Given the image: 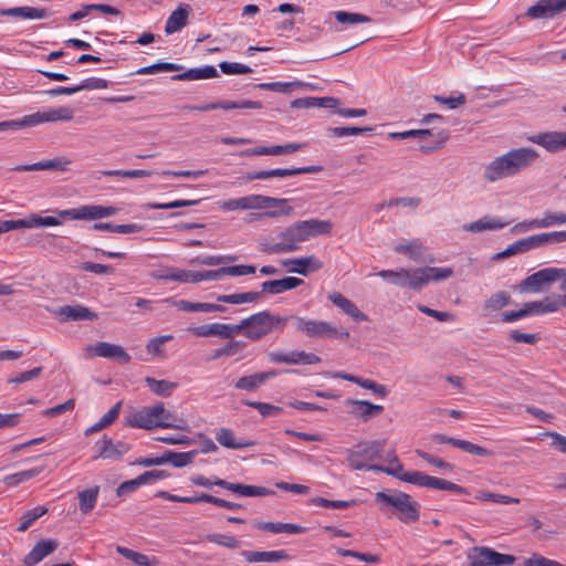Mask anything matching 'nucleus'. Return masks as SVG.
Returning a JSON list of instances; mask_svg holds the SVG:
<instances>
[{
    "instance_id": "1",
    "label": "nucleus",
    "mask_w": 566,
    "mask_h": 566,
    "mask_svg": "<svg viewBox=\"0 0 566 566\" xmlns=\"http://www.w3.org/2000/svg\"><path fill=\"white\" fill-rule=\"evenodd\" d=\"M333 223L328 220L308 219L294 222L277 234L279 241L266 244L263 251L272 254L297 251L301 243L318 235H328Z\"/></svg>"
},
{
    "instance_id": "2",
    "label": "nucleus",
    "mask_w": 566,
    "mask_h": 566,
    "mask_svg": "<svg viewBox=\"0 0 566 566\" xmlns=\"http://www.w3.org/2000/svg\"><path fill=\"white\" fill-rule=\"evenodd\" d=\"M539 157L534 148L521 147L494 158L485 166L483 177L489 182H494L515 176L530 168Z\"/></svg>"
},
{
    "instance_id": "3",
    "label": "nucleus",
    "mask_w": 566,
    "mask_h": 566,
    "mask_svg": "<svg viewBox=\"0 0 566 566\" xmlns=\"http://www.w3.org/2000/svg\"><path fill=\"white\" fill-rule=\"evenodd\" d=\"M126 424L130 428L145 430H154L156 428L186 430L187 428L186 421L165 409L163 402L133 411L126 418Z\"/></svg>"
},
{
    "instance_id": "4",
    "label": "nucleus",
    "mask_w": 566,
    "mask_h": 566,
    "mask_svg": "<svg viewBox=\"0 0 566 566\" xmlns=\"http://www.w3.org/2000/svg\"><path fill=\"white\" fill-rule=\"evenodd\" d=\"M375 500L380 504V510L392 509L398 520L405 524H411L420 517V504L409 494L401 491H380L375 494Z\"/></svg>"
},
{
    "instance_id": "5",
    "label": "nucleus",
    "mask_w": 566,
    "mask_h": 566,
    "mask_svg": "<svg viewBox=\"0 0 566 566\" xmlns=\"http://www.w3.org/2000/svg\"><path fill=\"white\" fill-rule=\"evenodd\" d=\"M392 459L395 461V467H392L391 470H386V474L392 475L400 481L422 488L449 491L457 494L469 493L465 488L451 481L431 476L420 471H403V467L398 457H394Z\"/></svg>"
},
{
    "instance_id": "6",
    "label": "nucleus",
    "mask_w": 566,
    "mask_h": 566,
    "mask_svg": "<svg viewBox=\"0 0 566 566\" xmlns=\"http://www.w3.org/2000/svg\"><path fill=\"white\" fill-rule=\"evenodd\" d=\"M387 440L378 439L360 442L354 450H347V461L352 469L359 471L384 472L392 467L380 464H367L365 461H374L382 457Z\"/></svg>"
},
{
    "instance_id": "7",
    "label": "nucleus",
    "mask_w": 566,
    "mask_h": 566,
    "mask_svg": "<svg viewBox=\"0 0 566 566\" xmlns=\"http://www.w3.org/2000/svg\"><path fill=\"white\" fill-rule=\"evenodd\" d=\"M565 241L566 230L533 234L527 238L520 239L513 242L512 244L507 245V248L502 252L497 253L494 256V259H505L518 253H525L533 249H537L549 244H557Z\"/></svg>"
},
{
    "instance_id": "8",
    "label": "nucleus",
    "mask_w": 566,
    "mask_h": 566,
    "mask_svg": "<svg viewBox=\"0 0 566 566\" xmlns=\"http://www.w3.org/2000/svg\"><path fill=\"white\" fill-rule=\"evenodd\" d=\"M296 328L307 337H326L347 340L350 336L349 332L345 328H337L325 321L307 319L305 317L295 318Z\"/></svg>"
},
{
    "instance_id": "9",
    "label": "nucleus",
    "mask_w": 566,
    "mask_h": 566,
    "mask_svg": "<svg viewBox=\"0 0 566 566\" xmlns=\"http://www.w3.org/2000/svg\"><path fill=\"white\" fill-rule=\"evenodd\" d=\"M427 136L431 137L432 139L430 142L422 143L419 147V149L424 154H429L442 148L449 138V134L447 130H440L433 134L430 129H411L389 134V138L391 139H407L410 137L424 138Z\"/></svg>"
},
{
    "instance_id": "10",
    "label": "nucleus",
    "mask_w": 566,
    "mask_h": 566,
    "mask_svg": "<svg viewBox=\"0 0 566 566\" xmlns=\"http://www.w3.org/2000/svg\"><path fill=\"white\" fill-rule=\"evenodd\" d=\"M118 211L115 207H104L97 205H84L78 208L61 210L59 216L63 219L71 220H98L116 214Z\"/></svg>"
},
{
    "instance_id": "11",
    "label": "nucleus",
    "mask_w": 566,
    "mask_h": 566,
    "mask_svg": "<svg viewBox=\"0 0 566 566\" xmlns=\"http://www.w3.org/2000/svg\"><path fill=\"white\" fill-rule=\"evenodd\" d=\"M155 496L161 497L167 501L186 503V504H197L200 502L211 503L213 505H217L219 507H223V509H227L230 511H235V510H240L243 507L239 503L230 502V501H227V500H223V499H220V497L207 494V493H201L199 495H193V496H180V495L171 494L167 491H158L155 494Z\"/></svg>"
},
{
    "instance_id": "12",
    "label": "nucleus",
    "mask_w": 566,
    "mask_h": 566,
    "mask_svg": "<svg viewBox=\"0 0 566 566\" xmlns=\"http://www.w3.org/2000/svg\"><path fill=\"white\" fill-rule=\"evenodd\" d=\"M271 312L262 311L243 318V334L250 340L256 342L272 333L270 323Z\"/></svg>"
},
{
    "instance_id": "13",
    "label": "nucleus",
    "mask_w": 566,
    "mask_h": 566,
    "mask_svg": "<svg viewBox=\"0 0 566 566\" xmlns=\"http://www.w3.org/2000/svg\"><path fill=\"white\" fill-rule=\"evenodd\" d=\"M468 557L471 566H504L515 562L513 555L502 554L489 547H474Z\"/></svg>"
},
{
    "instance_id": "14",
    "label": "nucleus",
    "mask_w": 566,
    "mask_h": 566,
    "mask_svg": "<svg viewBox=\"0 0 566 566\" xmlns=\"http://www.w3.org/2000/svg\"><path fill=\"white\" fill-rule=\"evenodd\" d=\"M566 11V0H538L531 6L524 17L531 20H548Z\"/></svg>"
},
{
    "instance_id": "15",
    "label": "nucleus",
    "mask_w": 566,
    "mask_h": 566,
    "mask_svg": "<svg viewBox=\"0 0 566 566\" xmlns=\"http://www.w3.org/2000/svg\"><path fill=\"white\" fill-rule=\"evenodd\" d=\"M563 268H545L528 275L522 283L523 291L539 292L542 286L559 280Z\"/></svg>"
},
{
    "instance_id": "16",
    "label": "nucleus",
    "mask_w": 566,
    "mask_h": 566,
    "mask_svg": "<svg viewBox=\"0 0 566 566\" xmlns=\"http://www.w3.org/2000/svg\"><path fill=\"white\" fill-rule=\"evenodd\" d=\"M526 139L543 147L548 153H559L566 149V132L552 130L530 135Z\"/></svg>"
},
{
    "instance_id": "17",
    "label": "nucleus",
    "mask_w": 566,
    "mask_h": 566,
    "mask_svg": "<svg viewBox=\"0 0 566 566\" xmlns=\"http://www.w3.org/2000/svg\"><path fill=\"white\" fill-rule=\"evenodd\" d=\"M322 170L321 166H305L298 168H275L270 170H259V171H249L245 176L248 181L256 180V179H269L274 177H291L296 175L304 174H315Z\"/></svg>"
},
{
    "instance_id": "18",
    "label": "nucleus",
    "mask_w": 566,
    "mask_h": 566,
    "mask_svg": "<svg viewBox=\"0 0 566 566\" xmlns=\"http://www.w3.org/2000/svg\"><path fill=\"white\" fill-rule=\"evenodd\" d=\"M130 447L128 443L123 441L114 442L113 439L104 434L95 446L96 452L95 458L104 460H119L125 453L129 451Z\"/></svg>"
},
{
    "instance_id": "19",
    "label": "nucleus",
    "mask_w": 566,
    "mask_h": 566,
    "mask_svg": "<svg viewBox=\"0 0 566 566\" xmlns=\"http://www.w3.org/2000/svg\"><path fill=\"white\" fill-rule=\"evenodd\" d=\"M268 356L269 359L275 364L313 365L321 361V358L317 355L300 350H292L290 353L271 352Z\"/></svg>"
},
{
    "instance_id": "20",
    "label": "nucleus",
    "mask_w": 566,
    "mask_h": 566,
    "mask_svg": "<svg viewBox=\"0 0 566 566\" xmlns=\"http://www.w3.org/2000/svg\"><path fill=\"white\" fill-rule=\"evenodd\" d=\"M262 103L258 101H221L214 103H207L203 105H186L182 108L187 111H198V112H209L213 109H241V108H250V109H260L262 108Z\"/></svg>"
},
{
    "instance_id": "21",
    "label": "nucleus",
    "mask_w": 566,
    "mask_h": 566,
    "mask_svg": "<svg viewBox=\"0 0 566 566\" xmlns=\"http://www.w3.org/2000/svg\"><path fill=\"white\" fill-rule=\"evenodd\" d=\"M381 279L388 281L391 284H395L400 287H408L411 290L418 291L417 285V269L413 270H407V269H399V270H382L377 273Z\"/></svg>"
},
{
    "instance_id": "22",
    "label": "nucleus",
    "mask_w": 566,
    "mask_h": 566,
    "mask_svg": "<svg viewBox=\"0 0 566 566\" xmlns=\"http://www.w3.org/2000/svg\"><path fill=\"white\" fill-rule=\"evenodd\" d=\"M283 265L287 268L289 272L306 276L310 273L319 271L324 266V263L315 255H307L285 260L283 261Z\"/></svg>"
},
{
    "instance_id": "23",
    "label": "nucleus",
    "mask_w": 566,
    "mask_h": 566,
    "mask_svg": "<svg viewBox=\"0 0 566 566\" xmlns=\"http://www.w3.org/2000/svg\"><path fill=\"white\" fill-rule=\"evenodd\" d=\"M431 439L436 443L451 444L452 447H455V448L461 449L468 453L475 454L479 457L493 455V452L489 449H485L481 446L474 444L467 440L449 437L447 434L437 433V434H433Z\"/></svg>"
},
{
    "instance_id": "24",
    "label": "nucleus",
    "mask_w": 566,
    "mask_h": 566,
    "mask_svg": "<svg viewBox=\"0 0 566 566\" xmlns=\"http://www.w3.org/2000/svg\"><path fill=\"white\" fill-rule=\"evenodd\" d=\"M217 486L240 494L242 496H268L274 494V492L264 486L245 485L240 483H232L223 479L216 478L213 480Z\"/></svg>"
},
{
    "instance_id": "25",
    "label": "nucleus",
    "mask_w": 566,
    "mask_h": 566,
    "mask_svg": "<svg viewBox=\"0 0 566 566\" xmlns=\"http://www.w3.org/2000/svg\"><path fill=\"white\" fill-rule=\"evenodd\" d=\"M56 539H41L23 558L24 566H34L42 562L46 556L55 552L59 547Z\"/></svg>"
},
{
    "instance_id": "26",
    "label": "nucleus",
    "mask_w": 566,
    "mask_h": 566,
    "mask_svg": "<svg viewBox=\"0 0 566 566\" xmlns=\"http://www.w3.org/2000/svg\"><path fill=\"white\" fill-rule=\"evenodd\" d=\"M453 275L452 268H434L424 266L417 269V285L418 291L426 286L429 282H440Z\"/></svg>"
},
{
    "instance_id": "27",
    "label": "nucleus",
    "mask_w": 566,
    "mask_h": 566,
    "mask_svg": "<svg viewBox=\"0 0 566 566\" xmlns=\"http://www.w3.org/2000/svg\"><path fill=\"white\" fill-rule=\"evenodd\" d=\"M56 315L61 322L94 321L97 318L95 312L81 304L61 306L56 311Z\"/></svg>"
},
{
    "instance_id": "28",
    "label": "nucleus",
    "mask_w": 566,
    "mask_h": 566,
    "mask_svg": "<svg viewBox=\"0 0 566 566\" xmlns=\"http://www.w3.org/2000/svg\"><path fill=\"white\" fill-rule=\"evenodd\" d=\"M511 221H504L499 217L484 216L476 221L464 223L462 229L467 232L480 233L484 231H496L509 226Z\"/></svg>"
},
{
    "instance_id": "29",
    "label": "nucleus",
    "mask_w": 566,
    "mask_h": 566,
    "mask_svg": "<svg viewBox=\"0 0 566 566\" xmlns=\"http://www.w3.org/2000/svg\"><path fill=\"white\" fill-rule=\"evenodd\" d=\"M327 298L338 308H340L346 315L352 317L356 322H366L368 316L363 313L354 302L345 297L339 292L329 293Z\"/></svg>"
},
{
    "instance_id": "30",
    "label": "nucleus",
    "mask_w": 566,
    "mask_h": 566,
    "mask_svg": "<svg viewBox=\"0 0 566 566\" xmlns=\"http://www.w3.org/2000/svg\"><path fill=\"white\" fill-rule=\"evenodd\" d=\"M346 406H352L350 413L364 421L379 416L384 411L381 405H374L367 400L347 399Z\"/></svg>"
},
{
    "instance_id": "31",
    "label": "nucleus",
    "mask_w": 566,
    "mask_h": 566,
    "mask_svg": "<svg viewBox=\"0 0 566 566\" xmlns=\"http://www.w3.org/2000/svg\"><path fill=\"white\" fill-rule=\"evenodd\" d=\"M164 302L169 303L176 306L180 311L185 312H203V313H213V312H224L226 307L220 304L205 303V302H190L187 300H175L172 297H167Z\"/></svg>"
},
{
    "instance_id": "32",
    "label": "nucleus",
    "mask_w": 566,
    "mask_h": 566,
    "mask_svg": "<svg viewBox=\"0 0 566 566\" xmlns=\"http://www.w3.org/2000/svg\"><path fill=\"white\" fill-rule=\"evenodd\" d=\"M333 378L336 379H343L350 382H354L361 388L368 389L373 391L375 395H377L380 398H385L388 395V389L385 385L378 384L371 379L358 377L352 374H347L344 371H336L332 375Z\"/></svg>"
},
{
    "instance_id": "33",
    "label": "nucleus",
    "mask_w": 566,
    "mask_h": 566,
    "mask_svg": "<svg viewBox=\"0 0 566 566\" xmlns=\"http://www.w3.org/2000/svg\"><path fill=\"white\" fill-rule=\"evenodd\" d=\"M303 148L302 144H286V145H275V146H260L251 149H247L241 151L242 156H279L285 154H292L298 151Z\"/></svg>"
},
{
    "instance_id": "34",
    "label": "nucleus",
    "mask_w": 566,
    "mask_h": 566,
    "mask_svg": "<svg viewBox=\"0 0 566 566\" xmlns=\"http://www.w3.org/2000/svg\"><path fill=\"white\" fill-rule=\"evenodd\" d=\"M93 352L98 357L112 358L120 364L130 361L129 354L119 345L99 342L93 347Z\"/></svg>"
},
{
    "instance_id": "35",
    "label": "nucleus",
    "mask_w": 566,
    "mask_h": 566,
    "mask_svg": "<svg viewBox=\"0 0 566 566\" xmlns=\"http://www.w3.org/2000/svg\"><path fill=\"white\" fill-rule=\"evenodd\" d=\"M241 555L248 563H277L290 559L289 553L284 549L269 552L242 551Z\"/></svg>"
},
{
    "instance_id": "36",
    "label": "nucleus",
    "mask_w": 566,
    "mask_h": 566,
    "mask_svg": "<svg viewBox=\"0 0 566 566\" xmlns=\"http://www.w3.org/2000/svg\"><path fill=\"white\" fill-rule=\"evenodd\" d=\"M304 281L294 276H286L281 280H271L262 283V290L260 292L269 294H281L285 291L293 290L302 285Z\"/></svg>"
},
{
    "instance_id": "37",
    "label": "nucleus",
    "mask_w": 566,
    "mask_h": 566,
    "mask_svg": "<svg viewBox=\"0 0 566 566\" xmlns=\"http://www.w3.org/2000/svg\"><path fill=\"white\" fill-rule=\"evenodd\" d=\"M276 375L277 373L275 370H270L256 373L249 376H242L235 381L234 387L239 390L253 391L258 387L263 385L268 379Z\"/></svg>"
},
{
    "instance_id": "38",
    "label": "nucleus",
    "mask_w": 566,
    "mask_h": 566,
    "mask_svg": "<svg viewBox=\"0 0 566 566\" xmlns=\"http://www.w3.org/2000/svg\"><path fill=\"white\" fill-rule=\"evenodd\" d=\"M190 7L188 4H180L168 17L165 24V32L172 34L180 31L188 22Z\"/></svg>"
},
{
    "instance_id": "39",
    "label": "nucleus",
    "mask_w": 566,
    "mask_h": 566,
    "mask_svg": "<svg viewBox=\"0 0 566 566\" xmlns=\"http://www.w3.org/2000/svg\"><path fill=\"white\" fill-rule=\"evenodd\" d=\"M275 201H280L281 203L269 205L263 209V212L253 214L255 219L270 218L275 219L280 217H289L293 214L294 208L289 205V199L286 198H275Z\"/></svg>"
},
{
    "instance_id": "40",
    "label": "nucleus",
    "mask_w": 566,
    "mask_h": 566,
    "mask_svg": "<svg viewBox=\"0 0 566 566\" xmlns=\"http://www.w3.org/2000/svg\"><path fill=\"white\" fill-rule=\"evenodd\" d=\"M70 160H62L60 158L43 160L30 165H19L13 167V171H35V170H60L64 171L67 169Z\"/></svg>"
},
{
    "instance_id": "41",
    "label": "nucleus",
    "mask_w": 566,
    "mask_h": 566,
    "mask_svg": "<svg viewBox=\"0 0 566 566\" xmlns=\"http://www.w3.org/2000/svg\"><path fill=\"white\" fill-rule=\"evenodd\" d=\"M216 440L228 449H243L253 447L254 442L245 439H237L234 432L228 428H220L216 433Z\"/></svg>"
},
{
    "instance_id": "42",
    "label": "nucleus",
    "mask_w": 566,
    "mask_h": 566,
    "mask_svg": "<svg viewBox=\"0 0 566 566\" xmlns=\"http://www.w3.org/2000/svg\"><path fill=\"white\" fill-rule=\"evenodd\" d=\"M256 527L261 531L270 532L273 534H303L306 532V527L304 526L282 522H259Z\"/></svg>"
},
{
    "instance_id": "43",
    "label": "nucleus",
    "mask_w": 566,
    "mask_h": 566,
    "mask_svg": "<svg viewBox=\"0 0 566 566\" xmlns=\"http://www.w3.org/2000/svg\"><path fill=\"white\" fill-rule=\"evenodd\" d=\"M219 76L217 69L212 65H207L203 67L190 69L184 73L171 76L174 81H196V80H207Z\"/></svg>"
},
{
    "instance_id": "44",
    "label": "nucleus",
    "mask_w": 566,
    "mask_h": 566,
    "mask_svg": "<svg viewBox=\"0 0 566 566\" xmlns=\"http://www.w3.org/2000/svg\"><path fill=\"white\" fill-rule=\"evenodd\" d=\"M395 252L406 254L416 262L426 260V247L419 240H411L405 243H399L395 247Z\"/></svg>"
},
{
    "instance_id": "45",
    "label": "nucleus",
    "mask_w": 566,
    "mask_h": 566,
    "mask_svg": "<svg viewBox=\"0 0 566 566\" xmlns=\"http://www.w3.org/2000/svg\"><path fill=\"white\" fill-rule=\"evenodd\" d=\"M0 14L33 20V19H43L45 17V10L32 8V7H15V8L1 10Z\"/></svg>"
},
{
    "instance_id": "46",
    "label": "nucleus",
    "mask_w": 566,
    "mask_h": 566,
    "mask_svg": "<svg viewBox=\"0 0 566 566\" xmlns=\"http://www.w3.org/2000/svg\"><path fill=\"white\" fill-rule=\"evenodd\" d=\"M511 302V296L507 292L500 291L492 294L483 304L484 315L497 312L507 306Z\"/></svg>"
},
{
    "instance_id": "47",
    "label": "nucleus",
    "mask_w": 566,
    "mask_h": 566,
    "mask_svg": "<svg viewBox=\"0 0 566 566\" xmlns=\"http://www.w3.org/2000/svg\"><path fill=\"white\" fill-rule=\"evenodd\" d=\"M145 384L148 388L157 396L169 397L174 390L178 387L177 382L169 380H158L153 377H146Z\"/></svg>"
},
{
    "instance_id": "48",
    "label": "nucleus",
    "mask_w": 566,
    "mask_h": 566,
    "mask_svg": "<svg viewBox=\"0 0 566 566\" xmlns=\"http://www.w3.org/2000/svg\"><path fill=\"white\" fill-rule=\"evenodd\" d=\"M122 401L116 402L96 423L86 429V434L98 432L111 426L119 416Z\"/></svg>"
},
{
    "instance_id": "49",
    "label": "nucleus",
    "mask_w": 566,
    "mask_h": 566,
    "mask_svg": "<svg viewBox=\"0 0 566 566\" xmlns=\"http://www.w3.org/2000/svg\"><path fill=\"white\" fill-rule=\"evenodd\" d=\"M262 296V292H242L234 294L218 295L216 300L220 303L243 304L256 302Z\"/></svg>"
},
{
    "instance_id": "50",
    "label": "nucleus",
    "mask_w": 566,
    "mask_h": 566,
    "mask_svg": "<svg viewBox=\"0 0 566 566\" xmlns=\"http://www.w3.org/2000/svg\"><path fill=\"white\" fill-rule=\"evenodd\" d=\"M42 123H49L48 111L36 112L30 115H25L20 122L11 120L4 122L8 125V129H17L21 127L36 126Z\"/></svg>"
},
{
    "instance_id": "51",
    "label": "nucleus",
    "mask_w": 566,
    "mask_h": 566,
    "mask_svg": "<svg viewBox=\"0 0 566 566\" xmlns=\"http://www.w3.org/2000/svg\"><path fill=\"white\" fill-rule=\"evenodd\" d=\"M242 199L244 210H262L269 205L281 203L280 201H275V197L263 195H249L242 197Z\"/></svg>"
},
{
    "instance_id": "52",
    "label": "nucleus",
    "mask_w": 566,
    "mask_h": 566,
    "mask_svg": "<svg viewBox=\"0 0 566 566\" xmlns=\"http://www.w3.org/2000/svg\"><path fill=\"white\" fill-rule=\"evenodd\" d=\"M98 486L86 489L78 493L80 511L84 514L92 512L96 505L98 496Z\"/></svg>"
},
{
    "instance_id": "53",
    "label": "nucleus",
    "mask_w": 566,
    "mask_h": 566,
    "mask_svg": "<svg viewBox=\"0 0 566 566\" xmlns=\"http://www.w3.org/2000/svg\"><path fill=\"white\" fill-rule=\"evenodd\" d=\"M42 472L41 468H32L25 471H20L13 474H9L4 476L3 482L7 486L12 488L17 486L18 484L29 481L36 475H39Z\"/></svg>"
},
{
    "instance_id": "54",
    "label": "nucleus",
    "mask_w": 566,
    "mask_h": 566,
    "mask_svg": "<svg viewBox=\"0 0 566 566\" xmlns=\"http://www.w3.org/2000/svg\"><path fill=\"white\" fill-rule=\"evenodd\" d=\"M310 505H316L322 506L325 509H333V510H344L354 507L358 504L356 500H349V501H332L324 497H313L308 502Z\"/></svg>"
},
{
    "instance_id": "55",
    "label": "nucleus",
    "mask_w": 566,
    "mask_h": 566,
    "mask_svg": "<svg viewBox=\"0 0 566 566\" xmlns=\"http://www.w3.org/2000/svg\"><path fill=\"white\" fill-rule=\"evenodd\" d=\"M167 463H171L175 468H184L190 464L195 457L197 455V451H188V452H174L166 451Z\"/></svg>"
},
{
    "instance_id": "56",
    "label": "nucleus",
    "mask_w": 566,
    "mask_h": 566,
    "mask_svg": "<svg viewBox=\"0 0 566 566\" xmlns=\"http://www.w3.org/2000/svg\"><path fill=\"white\" fill-rule=\"evenodd\" d=\"M48 512L44 506H36L32 510L27 511L20 518V524L17 527L18 532H25L38 518L43 516Z\"/></svg>"
},
{
    "instance_id": "57",
    "label": "nucleus",
    "mask_w": 566,
    "mask_h": 566,
    "mask_svg": "<svg viewBox=\"0 0 566 566\" xmlns=\"http://www.w3.org/2000/svg\"><path fill=\"white\" fill-rule=\"evenodd\" d=\"M308 86V84H305L301 81L295 82H271V83H261L258 85L259 88L264 91H272V92H281V93H287L291 91V88H300Z\"/></svg>"
},
{
    "instance_id": "58",
    "label": "nucleus",
    "mask_w": 566,
    "mask_h": 566,
    "mask_svg": "<svg viewBox=\"0 0 566 566\" xmlns=\"http://www.w3.org/2000/svg\"><path fill=\"white\" fill-rule=\"evenodd\" d=\"M539 229L566 223V212L545 211L542 218H537Z\"/></svg>"
},
{
    "instance_id": "59",
    "label": "nucleus",
    "mask_w": 566,
    "mask_h": 566,
    "mask_svg": "<svg viewBox=\"0 0 566 566\" xmlns=\"http://www.w3.org/2000/svg\"><path fill=\"white\" fill-rule=\"evenodd\" d=\"M335 19L343 24L368 23L371 19L365 14L347 11H335Z\"/></svg>"
},
{
    "instance_id": "60",
    "label": "nucleus",
    "mask_w": 566,
    "mask_h": 566,
    "mask_svg": "<svg viewBox=\"0 0 566 566\" xmlns=\"http://www.w3.org/2000/svg\"><path fill=\"white\" fill-rule=\"evenodd\" d=\"M243 329V319L235 325L214 323L216 336L221 338L232 339L237 334H239Z\"/></svg>"
},
{
    "instance_id": "61",
    "label": "nucleus",
    "mask_w": 566,
    "mask_h": 566,
    "mask_svg": "<svg viewBox=\"0 0 566 566\" xmlns=\"http://www.w3.org/2000/svg\"><path fill=\"white\" fill-rule=\"evenodd\" d=\"M184 67L179 64L170 63V62H158L145 67H142L137 71V74H155L157 72H176L181 71Z\"/></svg>"
},
{
    "instance_id": "62",
    "label": "nucleus",
    "mask_w": 566,
    "mask_h": 566,
    "mask_svg": "<svg viewBox=\"0 0 566 566\" xmlns=\"http://www.w3.org/2000/svg\"><path fill=\"white\" fill-rule=\"evenodd\" d=\"M235 260H237L235 255H203V256H197L191 262L198 263L201 265L214 266V265L234 262Z\"/></svg>"
},
{
    "instance_id": "63",
    "label": "nucleus",
    "mask_w": 566,
    "mask_h": 566,
    "mask_svg": "<svg viewBox=\"0 0 566 566\" xmlns=\"http://www.w3.org/2000/svg\"><path fill=\"white\" fill-rule=\"evenodd\" d=\"M416 454L421 458L422 460H424L427 463L438 468V469H441L443 471H452L453 470V464L444 461L443 459L441 458H438V457H434L423 450H420V449H417L416 451Z\"/></svg>"
},
{
    "instance_id": "64",
    "label": "nucleus",
    "mask_w": 566,
    "mask_h": 566,
    "mask_svg": "<svg viewBox=\"0 0 566 566\" xmlns=\"http://www.w3.org/2000/svg\"><path fill=\"white\" fill-rule=\"evenodd\" d=\"M206 539L209 543H213L227 548H238L240 546V542L232 535L226 534H208Z\"/></svg>"
}]
</instances>
